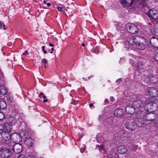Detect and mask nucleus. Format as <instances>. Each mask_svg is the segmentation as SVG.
<instances>
[{
	"mask_svg": "<svg viewBox=\"0 0 158 158\" xmlns=\"http://www.w3.org/2000/svg\"><path fill=\"white\" fill-rule=\"evenodd\" d=\"M146 63L143 61H139L137 63V68L139 71L142 70L146 67Z\"/></svg>",
	"mask_w": 158,
	"mask_h": 158,
	"instance_id": "nucleus-15",
	"label": "nucleus"
},
{
	"mask_svg": "<svg viewBox=\"0 0 158 158\" xmlns=\"http://www.w3.org/2000/svg\"><path fill=\"white\" fill-rule=\"evenodd\" d=\"M12 149L15 153L19 154L22 151V146L21 144L17 143L13 146Z\"/></svg>",
	"mask_w": 158,
	"mask_h": 158,
	"instance_id": "nucleus-11",
	"label": "nucleus"
},
{
	"mask_svg": "<svg viewBox=\"0 0 158 158\" xmlns=\"http://www.w3.org/2000/svg\"><path fill=\"white\" fill-rule=\"evenodd\" d=\"M134 2L133 0H121L120 3L123 5L127 6H131Z\"/></svg>",
	"mask_w": 158,
	"mask_h": 158,
	"instance_id": "nucleus-22",
	"label": "nucleus"
},
{
	"mask_svg": "<svg viewBox=\"0 0 158 158\" xmlns=\"http://www.w3.org/2000/svg\"><path fill=\"white\" fill-rule=\"evenodd\" d=\"M93 77V75H91L90 77Z\"/></svg>",
	"mask_w": 158,
	"mask_h": 158,
	"instance_id": "nucleus-54",
	"label": "nucleus"
},
{
	"mask_svg": "<svg viewBox=\"0 0 158 158\" xmlns=\"http://www.w3.org/2000/svg\"><path fill=\"white\" fill-rule=\"evenodd\" d=\"M154 126L156 127H158V121L154 123Z\"/></svg>",
	"mask_w": 158,
	"mask_h": 158,
	"instance_id": "nucleus-39",
	"label": "nucleus"
},
{
	"mask_svg": "<svg viewBox=\"0 0 158 158\" xmlns=\"http://www.w3.org/2000/svg\"><path fill=\"white\" fill-rule=\"evenodd\" d=\"M46 4L48 6H51V4L49 2L46 3Z\"/></svg>",
	"mask_w": 158,
	"mask_h": 158,
	"instance_id": "nucleus-46",
	"label": "nucleus"
},
{
	"mask_svg": "<svg viewBox=\"0 0 158 158\" xmlns=\"http://www.w3.org/2000/svg\"><path fill=\"white\" fill-rule=\"evenodd\" d=\"M47 62V60L45 58L41 60V63L42 64H43L44 65L45 64H47L48 63Z\"/></svg>",
	"mask_w": 158,
	"mask_h": 158,
	"instance_id": "nucleus-31",
	"label": "nucleus"
},
{
	"mask_svg": "<svg viewBox=\"0 0 158 158\" xmlns=\"http://www.w3.org/2000/svg\"><path fill=\"white\" fill-rule=\"evenodd\" d=\"M139 36H131L128 37L127 40V42L131 45H134L137 44Z\"/></svg>",
	"mask_w": 158,
	"mask_h": 158,
	"instance_id": "nucleus-10",
	"label": "nucleus"
},
{
	"mask_svg": "<svg viewBox=\"0 0 158 158\" xmlns=\"http://www.w3.org/2000/svg\"><path fill=\"white\" fill-rule=\"evenodd\" d=\"M78 102V101L75 100H73V101L72 102V104L75 105H76Z\"/></svg>",
	"mask_w": 158,
	"mask_h": 158,
	"instance_id": "nucleus-33",
	"label": "nucleus"
},
{
	"mask_svg": "<svg viewBox=\"0 0 158 158\" xmlns=\"http://www.w3.org/2000/svg\"><path fill=\"white\" fill-rule=\"evenodd\" d=\"M114 114L115 117L119 118L124 116L125 113L123 110L121 109H117L114 110Z\"/></svg>",
	"mask_w": 158,
	"mask_h": 158,
	"instance_id": "nucleus-14",
	"label": "nucleus"
},
{
	"mask_svg": "<svg viewBox=\"0 0 158 158\" xmlns=\"http://www.w3.org/2000/svg\"><path fill=\"white\" fill-rule=\"evenodd\" d=\"M7 92V90L4 86L1 85L0 86V94L2 95H6Z\"/></svg>",
	"mask_w": 158,
	"mask_h": 158,
	"instance_id": "nucleus-25",
	"label": "nucleus"
},
{
	"mask_svg": "<svg viewBox=\"0 0 158 158\" xmlns=\"http://www.w3.org/2000/svg\"><path fill=\"white\" fill-rule=\"evenodd\" d=\"M149 14L148 13H147V15L149 16L150 18H152L153 19H157V16L158 14L155 13L152 10H150L149 11Z\"/></svg>",
	"mask_w": 158,
	"mask_h": 158,
	"instance_id": "nucleus-23",
	"label": "nucleus"
},
{
	"mask_svg": "<svg viewBox=\"0 0 158 158\" xmlns=\"http://www.w3.org/2000/svg\"><path fill=\"white\" fill-rule=\"evenodd\" d=\"M125 27L128 32L132 34L137 33L139 31L137 26L133 24L128 23L126 25Z\"/></svg>",
	"mask_w": 158,
	"mask_h": 158,
	"instance_id": "nucleus-6",
	"label": "nucleus"
},
{
	"mask_svg": "<svg viewBox=\"0 0 158 158\" xmlns=\"http://www.w3.org/2000/svg\"><path fill=\"white\" fill-rule=\"evenodd\" d=\"M157 147L158 148V144H157Z\"/></svg>",
	"mask_w": 158,
	"mask_h": 158,
	"instance_id": "nucleus-57",
	"label": "nucleus"
},
{
	"mask_svg": "<svg viewBox=\"0 0 158 158\" xmlns=\"http://www.w3.org/2000/svg\"><path fill=\"white\" fill-rule=\"evenodd\" d=\"M27 158H36L34 156H29L27 157Z\"/></svg>",
	"mask_w": 158,
	"mask_h": 158,
	"instance_id": "nucleus-49",
	"label": "nucleus"
},
{
	"mask_svg": "<svg viewBox=\"0 0 158 158\" xmlns=\"http://www.w3.org/2000/svg\"><path fill=\"white\" fill-rule=\"evenodd\" d=\"M138 146L137 145H135L134 146L133 150L135 151L138 148Z\"/></svg>",
	"mask_w": 158,
	"mask_h": 158,
	"instance_id": "nucleus-38",
	"label": "nucleus"
},
{
	"mask_svg": "<svg viewBox=\"0 0 158 158\" xmlns=\"http://www.w3.org/2000/svg\"><path fill=\"white\" fill-rule=\"evenodd\" d=\"M81 45L83 47H84L85 45V44L83 43Z\"/></svg>",
	"mask_w": 158,
	"mask_h": 158,
	"instance_id": "nucleus-52",
	"label": "nucleus"
},
{
	"mask_svg": "<svg viewBox=\"0 0 158 158\" xmlns=\"http://www.w3.org/2000/svg\"><path fill=\"white\" fill-rule=\"evenodd\" d=\"M51 50H52V51H53V50H54V48H51Z\"/></svg>",
	"mask_w": 158,
	"mask_h": 158,
	"instance_id": "nucleus-53",
	"label": "nucleus"
},
{
	"mask_svg": "<svg viewBox=\"0 0 158 158\" xmlns=\"http://www.w3.org/2000/svg\"><path fill=\"white\" fill-rule=\"evenodd\" d=\"M151 98H147L145 101V105H144L145 107V111L153 112L156 111L158 109L157 104L156 103L158 101H154Z\"/></svg>",
	"mask_w": 158,
	"mask_h": 158,
	"instance_id": "nucleus-1",
	"label": "nucleus"
},
{
	"mask_svg": "<svg viewBox=\"0 0 158 158\" xmlns=\"http://www.w3.org/2000/svg\"><path fill=\"white\" fill-rule=\"evenodd\" d=\"M108 102V101L107 98H106L105 100V104H107Z\"/></svg>",
	"mask_w": 158,
	"mask_h": 158,
	"instance_id": "nucleus-42",
	"label": "nucleus"
},
{
	"mask_svg": "<svg viewBox=\"0 0 158 158\" xmlns=\"http://www.w3.org/2000/svg\"><path fill=\"white\" fill-rule=\"evenodd\" d=\"M125 127L130 131L135 130L136 128L133 121L128 122L126 123Z\"/></svg>",
	"mask_w": 158,
	"mask_h": 158,
	"instance_id": "nucleus-12",
	"label": "nucleus"
},
{
	"mask_svg": "<svg viewBox=\"0 0 158 158\" xmlns=\"http://www.w3.org/2000/svg\"><path fill=\"white\" fill-rule=\"evenodd\" d=\"M158 117V114L156 113H148L143 115L144 119L146 121H152Z\"/></svg>",
	"mask_w": 158,
	"mask_h": 158,
	"instance_id": "nucleus-8",
	"label": "nucleus"
},
{
	"mask_svg": "<svg viewBox=\"0 0 158 158\" xmlns=\"http://www.w3.org/2000/svg\"><path fill=\"white\" fill-rule=\"evenodd\" d=\"M132 106L135 110H137V113L141 112V116L143 115L142 114L145 111V107H144V104L143 102L141 100L134 101L132 103Z\"/></svg>",
	"mask_w": 158,
	"mask_h": 158,
	"instance_id": "nucleus-3",
	"label": "nucleus"
},
{
	"mask_svg": "<svg viewBox=\"0 0 158 158\" xmlns=\"http://www.w3.org/2000/svg\"><path fill=\"white\" fill-rule=\"evenodd\" d=\"M130 63L132 65H134V61L132 59H130Z\"/></svg>",
	"mask_w": 158,
	"mask_h": 158,
	"instance_id": "nucleus-37",
	"label": "nucleus"
},
{
	"mask_svg": "<svg viewBox=\"0 0 158 158\" xmlns=\"http://www.w3.org/2000/svg\"><path fill=\"white\" fill-rule=\"evenodd\" d=\"M23 55L27 56V55H29V53H28L27 51L26 50L23 53Z\"/></svg>",
	"mask_w": 158,
	"mask_h": 158,
	"instance_id": "nucleus-35",
	"label": "nucleus"
},
{
	"mask_svg": "<svg viewBox=\"0 0 158 158\" xmlns=\"http://www.w3.org/2000/svg\"><path fill=\"white\" fill-rule=\"evenodd\" d=\"M44 67L45 68H46V65H44Z\"/></svg>",
	"mask_w": 158,
	"mask_h": 158,
	"instance_id": "nucleus-56",
	"label": "nucleus"
},
{
	"mask_svg": "<svg viewBox=\"0 0 158 158\" xmlns=\"http://www.w3.org/2000/svg\"><path fill=\"white\" fill-rule=\"evenodd\" d=\"M6 102L4 100L2 99H0V110H4L6 107Z\"/></svg>",
	"mask_w": 158,
	"mask_h": 158,
	"instance_id": "nucleus-24",
	"label": "nucleus"
},
{
	"mask_svg": "<svg viewBox=\"0 0 158 158\" xmlns=\"http://www.w3.org/2000/svg\"><path fill=\"white\" fill-rule=\"evenodd\" d=\"M48 99L46 98L44 99L43 100V103H45L46 102H48Z\"/></svg>",
	"mask_w": 158,
	"mask_h": 158,
	"instance_id": "nucleus-41",
	"label": "nucleus"
},
{
	"mask_svg": "<svg viewBox=\"0 0 158 158\" xmlns=\"http://www.w3.org/2000/svg\"><path fill=\"white\" fill-rule=\"evenodd\" d=\"M85 149L84 148H81V152H84L85 151Z\"/></svg>",
	"mask_w": 158,
	"mask_h": 158,
	"instance_id": "nucleus-40",
	"label": "nucleus"
},
{
	"mask_svg": "<svg viewBox=\"0 0 158 158\" xmlns=\"http://www.w3.org/2000/svg\"><path fill=\"white\" fill-rule=\"evenodd\" d=\"M6 124H7L10 126L15 125L17 123V120L13 116H10L8 118Z\"/></svg>",
	"mask_w": 158,
	"mask_h": 158,
	"instance_id": "nucleus-13",
	"label": "nucleus"
},
{
	"mask_svg": "<svg viewBox=\"0 0 158 158\" xmlns=\"http://www.w3.org/2000/svg\"><path fill=\"white\" fill-rule=\"evenodd\" d=\"M0 29L5 30L6 29L5 25L2 21L0 20Z\"/></svg>",
	"mask_w": 158,
	"mask_h": 158,
	"instance_id": "nucleus-26",
	"label": "nucleus"
},
{
	"mask_svg": "<svg viewBox=\"0 0 158 158\" xmlns=\"http://www.w3.org/2000/svg\"><path fill=\"white\" fill-rule=\"evenodd\" d=\"M125 110L128 114H133L135 112V110L132 106L128 105L126 107Z\"/></svg>",
	"mask_w": 158,
	"mask_h": 158,
	"instance_id": "nucleus-21",
	"label": "nucleus"
},
{
	"mask_svg": "<svg viewBox=\"0 0 158 158\" xmlns=\"http://www.w3.org/2000/svg\"><path fill=\"white\" fill-rule=\"evenodd\" d=\"M24 143L26 146L28 147H31L32 145L33 140L32 138L28 137L25 138Z\"/></svg>",
	"mask_w": 158,
	"mask_h": 158,
	"instance_id": "nucleus-16",
	"label": "nucleus"
},
{
	"mask_svg": "<svg viewBox=\"0 0 158 158\" xmlns=\"http://www.w3.org/2000/svg\"><path fill=\"white\" fill-rule=\"evenodd\" d=\"M118 81H120V82H122V79L120 78H119L116 81V82H118Z\"/></svg>",
	"mask_w": 158,
	"mask_h": 158,
	"instance_id": "nucleus-43",
	"label": "nucleus"
},
{
	"mask_svg": "<svg viewBox=\"0 0 158 158\" xmlns=\"http://www.w3.org/2000/svg\"><path fill=\"white\" fill-rule=\"evenodd\" d=\"M137 43L136 47L138 49L143 50L147 48V44L145 39L139 36Z\"/></svg>",
	"mask_w": 158,
	"mask_h": 158,
	"instance_id": "nucleus-5",
	"label": "nucleus"
},
{
	"mask_svg": "<svg viewBox=\"0 0 158 158\" xmlns=\"http://www.w3.org/2000/svg\"><path fill=\"white\" fill-rule=\"evenodd\" d=\"M98 1L99 0H97Z\"/></svg>",
	"mask_w": 158,
	"mask_h": 158,
	"instance_id": "nucleus-58",
	"label": "nucleus"
},
{
	"mask_svg": "<svg viewBox=\"0 0 158 158\" xmlns=\"http://www.w3.org/2000/svg\"><path fill=\"white\" fill-rule=\"evenodd\" d=\"M150 43L153 47L158 48V39L155 37L152 38L150 40Z\"/></svg>",
	"mask_w": 158,
	"mask_h": 158,
	"instance_id": "nucleus-18",
	"label": "nucleus"
},
{
	"mask_svg": "<svg viewBox=\"0 0 158 158\" xmlns=\"http://www.w3.org/2000/svg\"><path fill=\"white\" fill-rule=\"evenodd\" d=\"M49 45L51 47H53L54 46V45L52 44L51 43H50L49 44Z\"/></svg>",
	"mask_w": 158,
	"mask_h": 158,
	"instance_id": "nucleus-47",
	"label": "nucleus"
},
{
	"mask_svg": "<svg viewBox=\"0 0 158 158\" xmlns=\"http://www.w3.org/2000/svg\"><path fill=\"white\" fill-rule=\"evenodd\" d=\"M148 80L150 83L152 84L156 83L158 81L157 76L153 74L150 75L148 77Z\"/></svg>",
	"mask_w": 158,
	"mask_h": 158,
	"instance_id": "nucleus-19",
	"label": "nucleus"
},
{
	"mask_svg": "<svg viewBox=\"0 0 158 158\" xmlns=\"http://www.w3.org/2000/svg\"><path fill=\"white\" fill-rule=\"evenodd\" d=\"M83 137V135H81L79 136V139L78 140H80L81 138Z\"/></svg>",
	"mask_w": 158,
	"mask_h": 158,
	"instance_id": "nucleus-48",
	"label": "nucleus"
},
{
	"mask_svg": "<svg viewBox=\"0 0 158 158\" xmlns=\"http://www.w3.org/2000/svg\"><path fill=\"white\" fill-rule=\"evenodd\" d=\"M43 3H44V4H46V1H45V0H44V1H43Z\"/></svg>",
	"mask_w": 158,
	"mask_h": 158,
	"instance_id": "nucleus-51",
	"label": "nucleus"
},
{
	"mask_svg": "<svg viewBox=\"0 0 158 158\" xmlns=\"http://www.w3.org/2000/svg\"><path fill=\"white\" fill-rule=\"evenodd\" d=\"M11 131V127L7 124L5 123L3 125H0V135L4 140H7Z\"/></svg>",
	"mask_w": 158,
	"mask_h": 158,
	"instance_id": "nucleus-2",
	"label": "nucleus"
},
{
	"mask_svg": "<svg viewBox=\"0 0 158 158\" xmlns=\"http://www.w3.org/2000/svg\"><path fill=\"white\" fill-rule=\"evenodd\" d=\"M96 147L97 148H98V149H99L100 147H101V145H99L97 144L96 146Z\"/></svg>",
	"mask_w": 158,
	"mask_h": 158,
	"instance_id": "nucleus-45",
	"label": "nucleus"
},
{
	"mask_svg": "<svg viewBox=\"0 0 158 158\" xmlns=\"http://www.w3.org/2000/svg\"><path fill=\"white\" fill-rule=\"evenodd\" d=\"M5 118V114L3 113L0 112V120H3Z\"/></svg>",
	"mask_w": 158,
	"mask_h": 158,
	"instance_id": "nucleus-27",
	"label": "nucleus"
},
{
	"mask_svg": "<svg viewBox=\"0 0 158 158\" xmlns=\"http://www.w3.org/2000/svg\"><path fill=\"white\" fill-rule=\"evenodd\" d=\"M57 10L59 11L63 12L65 10V8L64 7H58L57 8Z\"/></svg>",
	"mask_w": 158,
	"mask_h": 158,
	"instance_id": "nucleus-30",
	"label": "nucleus"
},
{
	"mask_svg": "<svg viewBox=\"0 0 158 158\" xmlns=\"http://www.w3.org/2000/svg\"><path fill=\"white\" fill-rule=\"evenodd\" d=\"M99 149L102 153H105V151L103 145H101V147Z\"/></svg>",
	"mask_w": 158,
	"mask_h": 158,
	"instance_id": "nucleus-29",
	"label": "nucleus"
},
{
	"mask_svg": "<svg viewBox=\"0 0 158 158\" xmlns=\"http://www.w3.org/2000/svg\"><path fill=\"white\" fill-rule=\"evenodd\" d=\"M39 97L40 98H41L42 97L43 98H44V99L46 98V96L44 95V94L42 92H41L40 93V94L39 95Z\"/></svg>",
	"mask_w": 158,
	"mask_h": 158,
	"instance_id": "nucleus-32",
	"label": "nucleus"
},
{
	"mask_svg": "<svg viewBox=\"0 0 158 158\" xmlns=\"http://www.w3.org/2000/svg\"><path fill=\"white\" fill-rule=\"evenodd\" d=\"M147 93L151 97L148 98H151L154 101H158V91L157 89L155 87H148L146 90Z\"/></svg>",
	"mask_w": 158,
	"mask_h": 158,
	"instance_id": "nucleus-4",
	"label": "nucleus"
},
{
	"mask_svg": "<svg viewBox=\"0 0 158 158\" xmlns=\"http://www.w3.org/2000/svg\"><path fill=\"white\" fill-rule=\"evenodd\" d=\"M45 47L44 46L42 47V51L44 52V54H46L47 53V52L46 50H44Z\"/></svg>",
	"mask_w": 158,
	"mask_h": 158,
	"instance_id": "nucleus-34",
	"label": "nucleus"
},
{
	"mask_svg": "<svg viewBox=\"0 0 158 158\" xmlns=\"http://www.w3.org/2000/svg\"><path fill=\"white\" fill-rule=\"evenodd\" d=\"M9 137L7 138V140L10 139L14 143H19L22 140V137L20 134L16 132L12 133L9 135Z\"/></svg>",
	"mask_w": 158,
	"mask_h": 158,
	"instance_id": "nucleus-7",
	"label": "nucleus"
},
{
	"mask_svg": "<svg viewBox=\"0 0 158 158\" xmlns=\"http://www.w3.org/2000/svg\"><path fill=\"white\" fill-rule=\"evenodd\" d=\"M154 58L156 60L158 61V52L155 55Z\"/></svg>",
	"mask_w": 158,
	"mask_h": 158,
	"instance_id": "nucleus-36",
	"label": "nucleus"
},
{
	"mask_svg": "<svg viewBox=\"0 0 158 158\" xmlns=\"http://www.w3.org/2000/svg\"><path fill=\"white\" fill-rule=\"evenodd\" d=\"M125 132H126V131L124 130H121L119 131V132H120L121 133H124Z\"/></svg>",
	"mask_w": 158,
	"mask_h": 158,
	"instance_id": "nucleus-44",
	"label": "nucleus"
},
{
	"mask_svg": "<svg viewBox=\"0 0 158 158\" xmlns=\"http://www.w3.org/2000/svg\"><path fill=\"white\" fill-rule=\"evenodd\" d=\"M133 121L135 125L136 126V128L138 127H139L141 126L142 124L144 123L143 119L140 118H136L133 120Z\"/></svg>",
	"mask_w": 158,
	"mask_h": 158,
	"instance_id": "nucleus-17",
	"label": "nucleus"
},
{
	"mask_svg": "<svg viewBox=\"0 0 158 158\" xmlns=\"http://www.w3.org/2000/svg\"><path fill=\"white\" fill-rule=\"evenodd\" d=\"M118 152L121 154H124L127 152V150L125 146L122 145L119 146L117 148Z\"/></svg>",
	"mask_w": 158,
	"mask_h": 158,
	"instance_id": "nucleus-20",
	"label": "nucleus"
},
{
	"mask_svg": "<svg viewBox=\"0 0 158 158\" xmlns=\"http://www.w3.org/2000/svg\"><path fill=\"white\" fill-rule=\"evenodd\" d=\"M92 52L95 53H98L99 50L97 48H95L92 49Z\"/></svg>",
	"mask_w": 158,
	"mask_h": 158,
	"instance_id": "nucleus-28",
	"label": "nucleus"
},
{
	"mask_svg": "<svg viewBox=\"0 0 158 158\" xmlns=\"http://www.w3.org/2000/svg\"><path fill=\"white\" fill-rule=\"evenodd\" d=\"M11 155V151L9 149L2 148L0 150V156L3 158H8Z\"/></svg>",
	"mask_w": 158,
	"mask_h": 158,
	"instance_id": "nucleus-9",
	"label": "nucleus"
},
{
	"mask_svg": "<svg viewBox=\"0 0 158 158\" xmlns=\"http://www.w3.org/2000/svg\"><path fill=\"white\" fill-rule=\"evenodd\" d=\"M50 53H53V52L52 51H51L50 52Z\"/></svg>",
	"mask_w": 158,
	"mask_h": 158,
	"instance_id": "nucleus-55",
	"label": "nucleus"
},
{
	"mask_svg": "<svg viewBox=\"0 0 158 158\" xmlns=\"http://www.w3.org/2000/svg\"><path fill=\"white\" fill-rule=\"evenodd\" d=\"M89 106L90 107H91L92 106H93V104L91 103V104H90L89 105Z\"/></svg>",
	"mask_w": 158,
	"mask_h": 158,
	"instance_id": "nucleus-50",
	"label": "nucleus"
}]
</instances>
